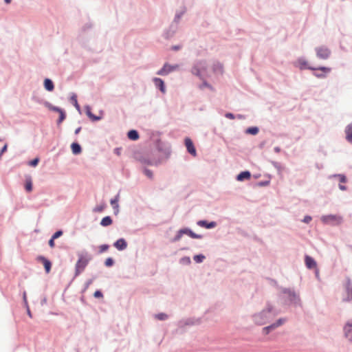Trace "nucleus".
Here are the masks:
<instances>
[{
  "label": "nucleus",
  "instance_id": "obj_1",
  "mask_svg": "<svg viewBox=\"0 0 352 352\" xmlns=\"http://www.w3.org/2000/svg\"><path fill=\"white\" fill-rule=\"evenodd\" d=\"M78 259L76 264V272L75 276H78L80 273H82L89 262L91 261V257L87 252H81L78 254Z\"/></svg>",
  "mask_w": 352,
  "mask_h": 352
},
{
  "label": "nucleus",
  "instance_id": "obj_2",
  "mask_svg": "<svg viewBox=\"0 0 352 352\" xmlns=\"http://www.w3.org/2000/svg\"><path fill=\"white\" fill-rule=\"evenodd\" d=\"M321 221L325 224L338 226L342 222V217L338 214L324 215L321 217Z\"/></svg>",
  "mask_w": 352,
  "mask_h": 352
},
{
  "label": "nucleus",
  "instance_id": "obj_3",
  "mask_svg": "<svg viewBox=\"0 0 352 352\" xmlns=\"http://www.w3.org/2000/svg\"><path fill=\"white\" fill-rule=\"evenodd\" d=\"M296 65L297 67H298L300 69H311V70H320V71L323 72L325 74L329 73L331 71L330 68L325 67H320L319 68H314V67H308L307 66V62L306 60H305L304 59H302V58L298 59L296 62Z\"/></svg>",
  "mask_w": 352,
  "mask_h": 352
},
{
  "label": "nucleus",
  "instance_id": "obj_4",
  "mask_svg": "<svg viewBox=\"0 0 352 352\" xmlns=\"http://www.w3.org/2000/svg\"><path fill=\"white\" fill-rule=\"evenodd\" d=\"M316 52L317 56L321 59H327L331 54L329 49L324 46L316 48Z\"/></svg>",
  "mask_w": 352,
  "mask_h": 352
},
{
  "label": "nucleus",
  "instance_id": "obj_5",
  "mask_svg": "<svg viewBox=\"0 0 352 352\" xmlns=\"http://www.w3.org/2000/svg\"><path fill=\"white\" fill-rule=\"evenodd\" d=\"M178 68H179L178 65H170L168 63H166V64H164L163 67L157 72V74L161 75V76L167 75L170 72L177 69Z\"/></svg>",
  "mask_w": 352,
  "mask_h": 352
},
{
  "label": "nucleus",
  "instance_id": "obj_6",
  "mask_svg": "<svg viewBox=\"0 0 352 352\" xmlns=\"http://www.w3.org/2000/svg\"><path fill=\"white\" fill-rule=\"evenodd\" d=\"M185 145L186 146L188 152L190 153L192 156L195 157L197 155L196 149L194 146L193 142L190 138H186L185 139Z\"/></svg>",
  "mask_w": 352,
  "mask_h": 352
},
{
  "label": "nucleus",
  "instance_id": "obj_7",
  "mask_svg": "<svg viewBox=\"0 0 352 352\" xmlns=\"http://www.w3.org/2000/svg\"><path fill=\"white\" fill-rule=\"evenodd\" d=\"M36 259L38 261L41 262L43 264L45 272L47 274H48L51 270V262L43 256H38Z\"/></svg>",
  "mask_w": 352,
  "mask_h": 352
},
{
  "label": "nucleus",
  "instance_id": "obj_8",
  "mask_svg": "<svg viewBox=\"0 0 352 352\" xmlns=\"http://www.w3.org/2000/svg\"><path fill=\"white\" fill-rule=\"evenodd\" d=\"M285 322L284 319H279L276 322L270 325L268 327H265L263 329V331L265 334H268L270 331L272 329H276V327L282 325Z\"/></svg>",
  "mask_w": 352,
  "mask_h": 352
},
{
  "label": "nucleus",
  "instance_id": "obj_9",
  "mask_svg": "<svg viewBox=\"0 0 352 352\" xmlns=\"http://www.w3.org/2000/svg\"><path fill=\"white\" fill-rule=\"evenodd\" d=\"M267 313L265 312H261L259 314L254 316V321L258 325H263L264 324L266 321L265 318H266Z\"/></svg>",
  "mask_w": 352,
  "mask_h": 352
},
{
  "label": "nucleus",
  "instance_id": "obj_10",
  "mask_svg": "<svg viewBox=\"0 0 352 352\" xmlns=\"http://www.w3.org/2000/svg\"><path fill=\"white\" fill-rule=\"evenodd\" d=\"M305 262L307 267L309 269H314L317 267V264L315 260L308 255L305 256Z\"/></svg>",
  "mask_w": 352,
  "mask_h": 352
},
{
  "label": "nucleus",
  "instance_id": "obj_11",
  "mask_svg": "<svg viewBox=\"0 0 352 352\" xmlns=\"http://www.w3.org/2000/svg\"><path fill=\"white\" fill-rule=\"evenodd\" d=\"M113 245L118 250H123L126 248L127 243L124 239H120L114 243Z\"/></svg>",
  "mask_w": 352,
  "mask_h": 352
},
{
  "label": "nucleus",
  "instance_id": "obj_12",
  "mask_svg": "<svg viewBox=\"0 0 352 352\" xmlns=\"http://www.w3.org/2000/svg\"><path fill=\"white\" fill-rule=\"evenodd\" d=\"M345 337L352 341V324L347 323L344 327Z\"/></svg>",
  "mask_w": 352,
  "mask_h": 352
},
{
  "label": "nucleus",
  "instance_id": "obj_13",
  "mask_svg": "<svg viewBox=\"0 0 352 352\" xmlns=\"http://www.w3.org/2000/svg\"><path fill=\"white\" fill-rule=\"evenodd\" d=\"M205 69L204 64L202 63H199V64H197L192 68V73L196 76H201V69Z\"/></svg>",
  "mask_w": 352,
  "mask_h": 352
},
{
  "label": "nucleus",
  "instance_id": "obj_14",
  "mask_svg": "<svg viewBox=\"0 0 352 352\" xmlns=\"http://www.w3.org/2000/svg\"><path fill=\"white\" fill-rule=\"evenodd\" d=\"M153 81L155 82V85L157 87H159L162 92H165V87H164V81L159 78H155L153 79Z\"/></svg>",
  "mask_w": 352,
  "mask_h": 352
},
{
  "label": "nucleus",
  "instance_id": "obj_15",
  "mask_svg": "<svg viewBox=\"0 0 352 352\" xmlns=\"http://www.w3.org/2000/svg\"><path fill=\"white\" fill-rule=\"evenodd\" d=\"M197 224L199 226L204 227L206 228H212L215 227V226H216V223L214 221L208 223L206 221H203V220L199 221L197 222Z\"/></svg>",
  "mask_w": 352,
  "mask_h": 352
},
{
  "label": "nucleus",
  "instance_id": "obj_16",
  "mask_svg": "<svg viewBox=\"0 0 352 352\" xmlns=\"http://www.w3.org/2000/svg\"><path fill=\"white\" fill-rule=\"evenodd\" d=\"M345 133L347 141L352 143V124H349L346 127Z\"/></svg>",
  "mask_w": 352,
  "mask_h": 352
},
{
  "label": "nucleus",
  "instance_id": "obj_17",
  "mask_svg": "<svg viewBox=\"0 0 352 352\" xmlns=\"http://www.w3.org/2000/svg\"><path fill=\"white\" fill-rule=\"evenodd\" d=\"M251 177V174L249 171H243L237 175L238 181H243L244 179H248Z\"/></svg>",
  "mask_w": 352,
  "mask_h": 352
},
{
  "label": "nucleus",
  "instance_id": "obj_18",
  "mask_svg": "<svg viewBox=\"0 0 352 352\" xmlns=\"http://www.w3.org/2000/svg\"><path fill=\"white\" fill-rule=\"evenodd\" d=\"M44 87H45V89L49 91H52L54 89L53 82L50 79H48V78H46L44 80Z\"/></svg>",
  "mask_w": 352,
  "mask_h": 352
},
{
  "label": "nucleus",
  "instance_id": "obj_19",
  "mask_svg": "<svg viewBox=\"0 0 352 352\" xmlns=\"http://www.w3.org/2000/svg\"><path fill=\"white\" fill-rule=\"evenodd\" d=\"M127 136L131 140H137L139 139V134L135 130H131L128 132Z\"/></svg>",
  "mask_w": 352,
  "mask_h": 352
},
{
  "label": "nucleus",
  "instance_id": "obj_20",
  "mask_svg": "<svg viewBox=\"0 0 352 352\" xmlns=\"http://www.w3.org/2000/svg\"><path fill=\"white\" fill-rule=\"evenodd\" d=\"M72 153L78 155L81 153V147L78 143H72L71 145Z\"/></svg>",
  "mask_w": 352,
  "mask_h": 352
},
{
  "label": "nucleus",
  "instance_id": "obj_21",
  "mask_svg": "<svg viewBox=\"0 0 352 352\" xmlns=\"http://www.w3.org/2000/svg\"><path fill=\"white\" fill-rule=\"evenodd\" d=\"M112 223V219L110 217L107 216L104 217L100 222L101 226H108Z\"/></svg>",
  "mask_w": 352,
  "mask_h": 352
},
{
  "label": "nucleus",
  "instance_id": "obj_22",
  "mask_svg": "<svg viewBox=\"0 0 352 352\" xmlns=\"http://www.w3.org/2000/svg\"><path fill=\"white\" fill-rule=\"evenodd\" d=\"M184 233L188 234V236H190L191 238H193V239H201V235L197 234L188 229H184Z\"/></svg>",
  "mask_w": 352,
  "mask_h": 352
},
{
  "label": "nucleus",
  "instance_id": "obj_23",
  "mask_svg": "<svg viewBox=\"0 0 352 352\" xmlns=\"http://www.w3.org/2000/svg\"><path fill=\"white\" fill-rule=\"evenodd\" d=\"M25 190L28 192H31L32 190V183L31 179H27L25 185Z\"/></svg>",
  "mask_w": 352,
  "mask_h": 352
},
{
  "label": "nucleus",
  "instance_id": "obj_24",
  "mask_svg": "<svg viewBox=\"0 0 352 352\" xmlns=\"http://www.w3.org/2000/svg\"><path fill=\"white\" fill-rule=\"evenodd\" d=\"M46 107L51 111H56V112H60L62 109L57 107H54V106H52V104H50V103H46Z\"/></svg>",
  "mask_w": 352,
  "mask_h": 352
},
{
  "label": "nucleus",
  "instance_id": "obj_25",
  "mask_svg": "<svg viewBox=\"0 0 352 352\" xmlns=\"http://www.w3.org/2000/svg\"><path fill=\"white\" fill-rule=\"evenodd\" d=\"M65 119V111L62 109L59 112V118L58 120V124L61 123Z\"/></svg>",
  "mask_w": 352,
  "mask_h": 352
},
{
  "label": "nucleus",
  "instance_id": "obj_26",
  "mask_svg": "<svg viewBox=\"0 0 352 352\" xmlns=\"http://www.w3.org/2000/svg\"><path fill=\"white\" fill-rule=\"evenodd\" d=\"M258 129L257 127H251V128L248 129V130H247V133L252 134V135H256L258 133Z\"/></svg>",
  "mask_w": 352,
  "mask_h": 352
},
{
  "label": "nucleus",
  "instance_id": "obj_27",
  "mask_svg": "<svg viewBox=\"0 0 352 352\" xmlns=\"http://www.w3.org/2000/svg\"><path fill=\"white\" fill-rule=\"evenodd\" d=\"M118 196L115 197V199H113L111 200V206H113V208H116L117 210L118 208Z\"/></svg>",
  "mask_w": 352,
  "mask_h": 352
},
{
  "label": "nucleus",
  "instance_id": "obj_28",
  "mask_svg": "<svg viewBox=\"0 0 352 352\" xmlns=\"http://www.w3.org/2000/svg\"><path fill=\"white\" fill-rule=\"evenodd\" d=\"M205 258V256L204 255H201V254H199V255H196L194 256V261L197 263H201L204 261V259Z\"/></svg>",
  "mask_w": 352,
  "mask_h": 352
},
{
  "label": "nucleus",
  "instance_id": "obj_29",
  "mask_svg": "<svg viewBox=\"0 0 352 352\" xmlns=\"http://www.w3.org/2000/svg\"><path fill=\"white\" fill-rule=\"evenodd\" d=\"M346 301H352V288L347 287V298Z\"/></svg>",
  "mask_w": 352,
  "mask_h": 352
},
{
  "label": "nucleus",
  "instance_id": "obj_30",
  "mask_svg": "<svg viewBox=\"0 0 352 352\" xmlns=\"http://www.w3.org/2000/svg\"><path fill=\"white\" fill-rule=\"evenodd\" d=\"M155 317L156 318L160 320H166L168 318L167 315L165 314H159L156 315Z\"/></svg>",
  "mask_w": 352,
  "mask_h": 352
},
{
  "label": "nucleus",
  "instance_id": "obj_31",
  "mask_svg": "<svg viewBox=\"0 0 352 352\" xmlns=\"http://www.w3.org/2000/svg\"><path fill=\"white\" fill-rule=\"evenodd\" d=\"M87 116H88L91 119H92L93 120H98L100 119V118H99V117H96V116H94V115L91 113V111H90L89 110H87Z\"/></svg>",
  "mask_w": 352,
  "mask_h": 352
},
{
  "label": "nucleus",
  "instance_id": "obj_32",
  "mask_svg": "<svg viewBox=\"0 0 352 352\" xmlns=\"http://www.w3.org/2000/svg\"><path fill=\"white\" fill-rule=\"evenodd\" d=\"M105 208V205L103 204V205H100V206H96L95 208H94V211L95 212H102Z\"/></svg>",
  "mask_w": 352,
  "mask_h": 352
},
{
  "label": "nucleus",
  "instance_id": "obj_33",
  "mask_svg": "<svg viewBox=\"0 0 352 352\" xmlns=\"http://www.w3.org/2000/svg\"><path fill=\"white\" fill-rule=\"evenodd\" d=\"M113 264V260L111 258H108L105 261V265L107 267H111Z\"/></svg>",
  "mask_w": 352,
  "mask_h": 352
},
{
  "label": "nucleus",
  "instance_id": "obj_34",
  "mask_svg": "<svg viewBox=\"0 0 352 352\" xmlns=\"http://www.w3.org/2000/svg\"><path fill=\"white\" fill-rule=\"evenodd\" d=\"M183 234H185L184 229L180 230L179 231L178 234H177V236L175 238V241H179L181 239Z\"/></svg>",
  "mask_w": 352,
  "mask_h": 352
},
{
  "label": "nucleus",
  "instance_id": "obj_35",
  "mask_svg": "<svg viewBox=\"0 0 352 352\" xmlns=\"http://www.w3.org/2000/svg\"><path fill=\"white\" fill-rule=\"evenodd\" d=\"M109 249V245H102L99 247V250H100V253H102L104 252H106L107 250Z\"/></svg>",
  "mask_w": 352,
  "mask_h": 352
},
{
  "label": "nucleus",
  "instance_id": "obj_36",
  "mask_svg": "<svg viewBox=\"0 0 352 352\" xmlns=\"http://www.w3.org/2000/svg\"><path fill=\"white\" fill-rule=\"evenodd\" d=\"M38 162H39V159L35 158L29 162V165L31 166H36L38 164Z\"/></svg>",
  "mask_w": 352,
  "mask_h": 352
},
{
  "label": "nucleus",
  "instance_id": "obj_37",
  "mask_svg": "<svg viewBox=\"0 0 352 352\" xmlns=\"http://www.w3.org/2000/svg\"><path fill=\"white\" fill-rule=\"evenodd\" d=\"M62 234H63V232L61 230H58V231L56 232L52 237L53 239H56L58 238L59 236H60Z\"/></svg>",
  "mask_w": 352,
  "mask_h": 352
},
{
  "label": "nucleus",
  "instance_id": "obj_38",
  "mask_svg": "<svg viewBox=\"0 0 352 352\" xmlns=\"http://www.w3.org/2000/svg\"><path fill=\"white\" fill-rule=\"evenodd\" d=\"M144 173L148 177H149V178L153 177V173L150 170H145Z\"/></svg>",
  "mask_w": 352,
  "mask_h": 352
},
{
  "label": "nucleus",
  "instance_id": "obj_39",
  "mask_svg": "<svg viewBox=\"0 0 352 352\" xmlns=\"http://www.w3.org/2000/svg\"><path fill=\"white\" fill-rule=\"evenodd\" d=\"M338 177H339L340 182L342 183H344L346 181V177L343 175H338Z\"/></svg>",
  "mask_w": 352,
  "mask_h": 352
},
{
  "label": "nucleus",
  "instance_id": "obj_40",
  "mask_svg": "<svg viewBox=\"0 0 352 352\" xmlns=\"http://www.w3.org/2000/svg\"><path fill=\"white\" fill-rule=\"evenodd\" d=\"M54 240H55V239H53V238L52 237V238L50 239V241H49V245H50L52 248H54V246H55Z\"/></svg>",
  "mask_w": 352,
  "mask_h": 352
},
{
  "label": "nucleus",
  "instance_id": "obj_41",
  "mask_svg": "<svg viewBox=\"0 0 352 352\" xmlns=\"http://www.w3.org/2000/svg\"><path fill=\"white\" fill-rule=\"evenodd\" d=\"M94 296L96 298H101V297H102V292L100 291H96L94 292Z\"/></svg>",
  "mask_w": 352,
  "mask_h": 352
},
{
  "label": "nucleus",
  "instance_id": "obj_42",
  "mask_svg": "<svg viewBox=\"0 0 352 352\" xmlns=\"http://www.w3.org/2000/svg\"><path fill=\"white\" fill-rule=\"evenodd\" d=\"M204 87H208L210 89H212V87L206 82H204L203 84L200 87L201 89H203Z\"/></svg>",
  "mask_w": 352,
  "mask_h": 352
},
{
  "label": "nucleus",
  "instance_id": "obj_43",
  "mask_svg": "<svg viewBox=\"0 0 352 352\" xmlns=\"http://www.w3.org/2000/svg\"><path fill=\"white\" fill-rule=\"evenodd\" d=\"M311 217H309V216H306L305 217L304 219H303V221L306 223H308L311 221Z\"/></svg>",
  "mask_w": 352,
  "mask_h": 352
},
{
  "label": "nucleus",
  "instance_id": "obj_44",
  "mask_svg": "<svg viewBox=\"0 0 352 352\" xmlns=\"http://www.w3.org/2000/svg\"><path fill=\"white\" fill-rule=\"evenodd\" d=\"M314 75L318 78H324L325 77V74H324L315 73Z\"/></svg>",
  "mask_w": 352,
  "mask_h": 352
},
{
  "label": "nucleus",
  "instance_id": "obj_45",
  "mask_svg": "<svg viewBox=\"0 0 352 352\" xmlns=\"http://www.w3.org/2000/svg\"><path fill=\"white\" fill-rule=\"evenodd\" d=\"M74 106L76 107V108L78 110H80V106H79V104H78V102H77V100H76V99H75Z\"/></svg>",
  "mask_w": 352,
  "mask_h": 352
},
{
  "label": "nucleus",
  "instance_id": "obj_46",
  "mask_svg": "<svg viewBox=\"0 0 352 352\" xmlns=\"http://www.w3.org/2000/svg\"><path fill=\"white\" fill-rule=\"evenodd\" d=\"M226 117L227 118H234V116L232 114V113H228L226 115Z\"/></svg>",
  "mask_w": 352,
  "mask_h": 352
},
{
  "label": "nucleus",
  "instance_id": "obj_47",
  "mask_svg": "<svg viewBox=\"0 0 352 352\" xmlns=\"http://www.w3.org/2000/svg\"><path fill=\"white\" fill-rule=\"evenodd\" d=\"M80 130H81V127H78V129H76L75 130V133L78 134L80 131Z\"/></svg>",
  "mask_w": 352,
  "mask_h": 352
},
{
  "label": "nucleus",
  "instance_id": "obj_48",
  "mask_svg": "<svg viewBox=\"0 0 352 352\" xmlns=\"http://www.w3.org/2000/svg\"><path fill=\"white\" fill-rule=\"evenodd\" d=\"M115 152L118 154V155H120V148H116L115 150Z\"/></svg>",
  "mask_w": 352,
  "mask_h": 352
},
{
  "label": "nucleus",
  "instance_id": "obj_49",
  "mask_svg": "<svg viewBox=\"0 0 352 352\" xmlns=\"http://www.w3.org/2000/svg\"><path fill=\"white\" fill-rule=\"evenodd\" d=\"M340 188L342 190H346V187L344 186H342V185H340Z\"/></svg>",
  "mask_w": 352,
  "mask_h": 352
},
{
  "label": "nucleus",
  "instance_id": "obj_50",
  "mask_svg": "<svg viewBox=\"0 0 352 352\" xmlns=\"http://www.w3.org/2000/svg\"><path fill=\"white\" fill-rule=\"evenodd\" d=\"M28 316H29L30 318H32V314H31V312H30V309H28Z\"/></svg>",
  "mask_w": 352,
  "mask_h": 352
},
{
  "label": "nucleus",
  "instance_id": "obj_51",
  "mask_svg": "<svg viewBox=\"0 0 352 352\" xmlns=\"http://www.w3.org/2000/svg\"><path fill=\"white\" fill-rule=\"evenodd\" d=\"M219 69L220 72H222V66L220 64L219 65Z\"/></svg>",
  "mask_w": 352,
  "mask_h": 352
},
{
  "label": "nucleus",
  "instance_id": "obj_52",
  "mask_svg": "<svg viewBox=\"0 0 352 352\" xmlns=\"http://www.w3.org/2000/svg\"><path fill=\"white\" fill-rule=\"evenodd\" d=\"M6 3H10L11 0H4Z\"/></svg>",
  "mask_w": 352,
  "mask_h": 352
},
{
  "label": "nucleus",
  "instance_id": "obj_53",
  "mask_svg": "<svg viewBox=\"0 0 352 352\" xmlns=\"http://www.w3.org/2000/svg\"><path fill=\"white\" fill-rule=\"evenodd\" d=\"M174 49H175V50H177V49H178V47H174Z\"/></svg>",
  "mask_w": 352,
  "mask_h": 352
}]
</instances>
